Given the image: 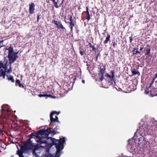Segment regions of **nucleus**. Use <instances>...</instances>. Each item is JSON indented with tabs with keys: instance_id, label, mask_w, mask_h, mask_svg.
Here are the masks:
<instances>
[{
	"instance_id": "1",
	"label": "nucleus",
	"mask_w": 157,
	"mask_h": 157,
	"mask_svg": "<svg viewBox=\"0 0 157 157\" xmlns=\"http://www.w3.org/2000/svg\"><path fill=\"white\" fill-rule=\"evenodd\" d=\"M51 129V128H50L47 129H43L44 136L46 137L47 139H50L52 142V144L53 145H55L57 149L56 154L54 156L53 155L49 154V151L47 150L46 151V154L44 155L43 157H59L60 155L61 151L63 148V144L65 143V138L64 137L62 138L57 140L54 138L49 137V136H52L57 133H59V132H55L53 130L52 131Z\"/></svg>"
},
{
	"instance_id": "2",
	"label": "nucleus",
	"mask_w": 157,
	"mask_h": 157,
	"mask_svg": "<svg viewBox=\"0 0 157 157\" xmlns=\"http://www.w3.org/2000/svg\"><path fill=\"white\" fill-rule=\"evenodd\" d=\"M21 149L25 153H26L29 150H33V154L36 155V151L38 149L39 147L37 144H35L33 142V140H30L28 142L24 143L22 145L20 146Z\"/></svg>"
},
{
	"instance_id": "3",
	"label": "nucleus",
	"mask_w": 157,
	"mask_h": 157,
	"mask_svg": "<svg viewBox=\"0 0 157 157\" xmlns=\"http://www.w3.org/2000/svg\"><path fill=\"white\" fill-rule=\"evenodd\" d=\"M8 63V61L6 60L2 62V61H0V77H2L4 79L6 75V72L7 71L8 73H10L12 72L11 70V64L10 67V69L7 70L6 68V65Z\"/></svg>"
},
{
	"instance_id": "4",
	"label": "nucleus",
	"mask_w": 157,
	"mask_h": 157,
	"mask_svg": "<svg viewBox=\"0 0 157 157\" xmlns=\"http://www.w3.org/2000/svg\"><path fill=\"white\" fill-rule=\"evenodd\" d=\"M6 50L8 51V57L9 59V63L10 64H11L16 60L17 58L18 57L17 55L18 52H14L13 48L11 45Z\"/></svg>"
},
{
	"instance_id": "5",
	"label": "nucleus",
	"mask_w": 157,
	"mask_h": 157,
	"mask_svg": "<svg viewBox=\"0 0 157 157\" xmlns=\"http://www.w3.org/2000/svg\"><path fill=\"white\" fill-rule=\"evenodd\" d=\"M60 113V112L56 111H52L51 112L50 115V124H55L56 122H57L58 124L60 123L57 117V115L59 114Z\"/></svg>"
},
{
	"instance_id": "6",
	"label": "nucleus",
	"mask_w": 157,
	"mask_h": 157,
	"mask_svg": "<svg viewBox=\"0 0 157 157\" xmlns=\"http://www.w3.org/2000/svg\"><path fill=\"white\" fill-rule=\"evenodd\" d=\"M98 77L99 81H102L104 78V75L105 72V66L103 64L101 65H99L98 66Z\"/></svg>"
},
{
	"instance_id": "7",
	"label": "nucleus",
	"mask_w": 157,
	"mask_h": 157,
	"mask_svg": "<svg viewBox=\"0 0 157 157\" xmlns=\"http://www.w3.org/2000/svg\"><path fill=\"white\" fill-rule=\"evenodd\" d=\"M146 129V131L148 132L149 134H153L154 131H157V122L152 121L151 123L150 124L147 126Z\"/></svg>"
},
{
	"instance_id": "8",
	"label": "nucleus",
	"mask_w": 157,
	"mask_h": 157,
	"mask_svg": "<svg viewBox=\"0 0 157 157\" xmlns=\"http://www.w3.org/2000/svg\"><path fill=\"white\" fill-rule=\"evenodd\" d=\"M2 109L1 111L2 116H0V119H3L2 121V122H4L5 121H4V119H7L8 116L11 113V112L9 109L3 108L2 106Z\"/></svg>"
},
{
	"instance_id": "9",
	"label": "nucleus",
	"mask_w": 157,
	"mask_h": 157,
	"mask_svg": "<svg viewBox=\"0 0 157 157\" xmlns=\"http://www.w3.org/2000/svg\"><path fill=\"white\" fill-rule=\"evenodd\" d=\"M39 135L41 136H44L43 130H40L36 133L34 132L32 133L29 135L30 140L31 139H33L36 141H37V140H38L40 137Z\"/></svg>"
},
{
	"instance_id": "10",
	"label": "nucleus",
	"mask_w": 157,
	"mask_h": 157,
	"mask_svg": "<svg viewBox=\"0 0 157 157\" xmlns=\"http://www.w3.org/2000/svg\"><path fill=\"white\" fill-rule=\"evenodd\" d=\"M52 23H54L55 25L56 26L57 28L58 29H61L63 30H65V31L66 30L65 27L63 25L61 21H58L56 20H53L52 21Z\"/></svg>"
},
{
	"instance_id": "11",
	"label": "nucleus",
	"mask_w": 157,
	"mask_h": 157,
	"mask_svg": "<svg viewBox=\"0 0 157 157\" xmlns=\"http://www.w3.org/2000/svg\"><path fill=\"white\" fill-rule=\"evenodd\" d=\"M29 13L30 14H33L34 13V10H35V5L34 3L33 2H31V3L29 4Z\"/></svg>"
},
{
	"instance_id": "12",
	"label": "nucleus",
	"mask_w": 157,
	"mask_h": 157,
	"mask_svg": "<svg viewBox=\"0 0 157 157\" xmlns=\"http://www.w3.org/2000/svg\"><path fill=\"white\" fill-rule=\"evenodd\" d=\"M48 139H47L46 137H45V138L40 137L39 139L37 140V142L38 144H41L43 143H47V140Z\"/></svg>"
},
{
	"instance_id": "13",
	"label": "nucleus",
	"mask_w": 157,
	"mask_h": 157,
	"mask_svg": "<svg viewBox=\"0 0 157 157\" xmlns=\"http://www.w3.org/2000/svg\"><path fill=\"white\" fill-rule=\"evenodd\" d=\"M131 71L132 74V76L137 75L138 76H139L140 75L139 71L137 70V69H136L135 68L133 67L131 68Z\"/></svg>"
},
{
	"instance_id": "14",
	"label": "nucleus",
	"mask_w": 157,
	"mask_h": 157,
	"mask_svg": "<svg viewBox=\"0 0 157 157\" xmlns=\"http://www.w3.org/2000/svg\"><path fill=\"white\" fill-rule=\"evenodd\" d=\"M69 20L70 22H69L70 24V26L69 27L71 29V31H72L73 30V27L75 26V24L73 22V21L72 20V17L71 15H70L69 17Z\"/></svg>"
},
{
	"instance_id": "15",
	"label": "nucleus",
	"mask_w": 157,
	"mask_h": 157,
	"mask_svg": "<svg viewBox=\"0 0 157 157\" xmlns=\"http://www.w3.org/2000/svg\"><path fill=\"white\" fill-rule=\"evenodd\" d=\"M144 49H145L146 52L145 53V56H148L150 53L151 48L149 45L148 44L146 46V47L144 48Z\"/></svg>"
},
{
	"instance_id": "16",
	"label": "nucleus",
	"mask_w": 157,
	"mask_h": 157,
	"mask_svg": "<svg viewBox=\"0 0 157 157\" xmlns=\"http://www.w3.org/2000/svg\"><path fill=\"white\" fill-rule=\"evenodd\" d=\"M150 94L152 97L157 96V88L150 90Z\"/></svg>"
},
{
	"instance_id": "17",
	"label": "nucleus",
	"mask_w": 157,
	"mask_h": 157,
	"mask_svg": "<svg viewBox=\"0 0 157 157\" xmlns=\"http://www.w3.org/2000/svg\"><path fill=\"white\" fill-rule=\"evenodd\" d=\"M86 12V19H87L88 21H89L90 19V13L89 11V9L88 7H86V12Z\"/></svg>"
},
{
	"instance_id": "18",
	"label": "nucleus",
	"mask_w": 157,
	"mask_h": 157,
	"mask_svg": "<svg viewBox=\"0 0 157 157\" xmlns=\"http://www.w3.org/2000/svg\"><path fill=\"white\" fill-rule=\"evenodd\" d=\"M110 35L109 34L107 33V37H106V39L104 41V44H107L108 42L110 41Z\"/></svg>"
},
{
	"instance_id": "19",
	"label": "nucleus",
	"mask_w": 157,
	"mask_h": 157,
	"mask_svg": "<svg viewBox=\"0 0 157 157\" xmlns=\"http://www.w3.org/2000/svg\"><path fill=\"white\" fill-rule=\"evenodd\" d=\"M23 153H25V152L21 150V148L20 150L18 149V151H17V154L20 157H24L23 154Z\"/></svg>"
},
{
	"instance_id": "20",
	"label": "nucleus",
	"mask_w": 157,
	"mask_h": 157,
	"mask_svg": "<svg viewBox=\"0 0 157 157\" xmlns=\"http://www.w3.org/2000/svg\"><path fill=\"white\" fill-rule=\"evenodd\" d=\"M61 0H57V5L58 6L57 7H56V8H58L61 6L63 4V1L64 0H62V2H60Z\"/></svg>"
},
{
	"instance_id": "21",
	"label": "nucleus",
	"mask_w": 157,
	"mask_h": 157,
	"mask_svg": "<svg viewBox=\"0 0 157 157\" xmlns=\"http://www.w3.org/2000/svg\"><path fill=\"white\" fill-rule=\"evenodd\" d=\"M38 96L40 97H50L52 98H54V96H52L51 94H39Z\"/></svg>"
},
{
	"instance_id": "22",
	"label": "nucleus",
	"mask_w": 157,
	"mask_h": 157,
	"mask_svg": "<svg viewBox=\"0 0 157 157\" xmlns=\"http://www.w3.org/2000/svg\"><path fill=\"white\" fill-rule=\"evenodd\" d=\"M142 139H143V141L144 142H146V140L145 138L143 137H140L138 139V146H140L141 144V143L140 142V140H142Z\"/></svg>"
},
{
	"instance_id": "23",
	"label": "nucleus",
	"mask_w": 157,
	"mask_h": 157,
	"mask_svg": "<svg viewBox=\"0 0 157 157\" xmlns=\"http://www.w3.org/2000/svg\"><path fill=\"white\" fill-rule=\"evenodd\" d=\"M155 79H154V78H153L150 84H148L147 85L146 87H147V90H149V89L151 87V85L154 83V80Z\"/></svg>"
},
{
	"instance_id": "24",
	"label": "nucleus",
	"mask_w": 157,
	"mask_h": 157,
	"mask_svg": "<svg viewBox=\"0 0 157 157\" xmlns=\"http://www.w3.org/2000/svg\"><path fill=\"white\" fill-rule=\"evenodd\" d=\"M110 73L112 75H111L112 78V79H113V81H114L115 78V76L114 74V70H111L110 71Z\"/></svg>"
},
{
	"instance_id": "25",
	"label": "nucleus",
	"mask_w": 157,
	"mask_h": 157,
	"mask_svg": "<svg viewBox=\"0 0 157 157\" xmlns=\"http://www.w3.org/2000/svg\"><path fill=\"white\" fill-rule=\"evenodd\" d=\"M6 76L8 77L7 79L11 81V82H14V80L13 79V76H10L9 77L8 76V75H7Z\"/></svg>"
},
{
	"instance_id": "26",
	"label": "nucleus",
	"mask_w": 157,
	"mask_h": 157,
	"mask_svg": "<svg viewBox=\"0 0 157 157\" xmlns=\"http://www.w3.org/2000/svg\"><path fill=\"white\" fill-rule=\"evenodd\" d=\"M132 52L133 54L134 55H136L137 54H140V51H135L134 49H133L132 50Z\"/></svg>"
},
{
	"instance_id": "27",
	"label": "nucleus",
	"mask_w": 157,
	"mask_h": 157,
	"mask_svg": "<svg viewBox=\"0 0 157 157\" xmlns=\"http://www.w3.org/2000/svg\"><path fill=\"white\" fill-rule=\"evenodd\" d=\"M88 45L89 46L90 48H92L93 51H95L96 50V49L94 47V46L92 45L90 43H89Z\"/></svg>"
},
{
	"instance_id": "28",
	"label": "nucleus",
	"mask_w": 157,
	"mask_h": 157,
	"mask_svg": "<svg viewBox=\"0 0 157 157\" xmlns=\"http://www.w3.org/2000/svg\"><path fill=\"white\" fill-rule=\"evenodd\" d=\"M15 82H16L15 84L16 85H17V84H18V85L19 87H20V86H21V83L19 80L17 79V80L15 81Z\"/></svg>"
},
{
	"instance_id": "29",
	"label": "nucleus",
	"mask_w": 157,
	"mask_h": 157,
	"mask_svg": "<svg viewBox=\"0 0 157 157\" xmlns=\"http://www.w3.org/2000/svg\"><path fill=\"white\" fill-rule=\"evenodd\" d=\"M105 76L107 77H109L111 81H113V79H112V78L111 75H109L108 73L105 74Z\"/></svg>"
},
{
	"instance_id": "30",
	"label": "nucleus",
	"mask_w": 157,
	"mask_h": 157,
	"mask_svg": "<svg viewBox=\"0 0 157 157\" xmlns=\"http://www.w3.org/2000/svg\"><path fill=\"white\" fill-rule=\"evenodd\" d=\"M52 1L53 3L54 6L55 7H58L57 5V1H56V0H52Z\"/></svg>"
},
{
	"instance_id": "31",
	"label": "nucleus",
	"mask_w": 157,
	"mask_h": 157,
	"mask_svg": "<svg viewBox=\"0 0 157 157\" xmlns=\"http://www.w3.org/2000/svg\"><path fill=\"white\" fill-rule=\"evenodd\" d=\"M4 40L0 41V49L2 47L5 46V45H4L3 43L4 42Z\"/></svg>"
},
{
	"instance_id": "32",
	"label": "nucleus",
	"mask_w": 157,
	"mask_h": 157,
	"mask_svg": "<svg viewBox=\"0 0 157 157\" xmlns=\"http://www.w3.org/2000/svg\"><path fill=\"white\" fill-rule=\"evenodd\" d=\"M79 53L81 56H82L83 55V50L82 49H81L80 48H79Z\"/></svg>"
},
{
	"instance_id": "33",
	"label": "nucleus",
	"mask_w": 157,
	"mask_h": 157,
	"mask_svg": "<svg viewBox=\"0 0 157 157\" xmlns=\"http://www.w3.org/2000/svg\"><path fill=\"white\" fill-rule=\"evenodd\" d=\"M113 46V48H115L117 46V42L115 41H112Z\"/></svg>"
},
{
	"instance_id": "34",
	"label": "nucleus",
	"mask_w": 157,
	"mask_h": 157,
	"mask_svg": "<svg viewBox=\"0 0 157 157\" xmlns=\"http://www.w3.org/2000/svg\"><path fill=\"white\" fill-rule=\"evenodd\" d=\"M100 53L99 52L96 55V57H95V59L96 61H97L98 59V57L100 56Z\"/></svg>"
},
{
	"instance_id": "35",
	"label": "nucleus",
	"mask_w": 157,
	"mask_h": 157,
	"mask_svg": "<svg viewBox=\"0 0 157 157\" xmlns=\"http://www.w3.org/2000/svg\"><path fill=\"white\" fill-rule=\"evenodd\" d=\"M146 89H147V88H146ZM149 92H150V90H147H147H145L144 92L145 94H148Z\"/></svg>"
},
{
	"instance_id": "36",
	"label": "nucleus",
	"mask_w": 157,
	"mask_h": 157,
	"mask_svg": "<svg viewBox=\"0 0 157 157\" xmlns=\"http://www.w3.org/2000/svg\"><path fill=\"white\" fill-rule=\"evenodd\" d=\"M59 129V127L58 126H57L53 130L55 132H57V131Z\"/></svg>"
},
{
	"instance_id": "37",
	"label": "nucleus",
	"mask_w": 157,
	"mask_h": 157,
	"mask_svg": "<svg viewBox=\"0 0 157 157\" xmlns=\"http://www.w3.org/2000/svg\"><path fill=\"white\" fill-rule=\"evenodd\" d=\"M129 40H130V42L131 44L132 43V37L131 36L129 37Z\"/></svg>"
},
{
	"instance_id": "38",
	"label": "nucleus",
	"mask_w": 157,
	"mask_h": 157,
	"mask_svg": "<svg viewBox=\"0 0 157 157\" xmlns=\"http://www.w3.org/2000/svg\"><path fill=\"white\" fill-rule=\"evenodd\" d=\"M40 15H39L38 14L37 15V21L38 22L39 21V19H40V17H39V16H40Z\"/></svg>"
},
{
	"instance_id": "39",
	"label": "nucleus",
	"mask_w": 157,
	"mask_h": 157,
	"mask_svg": "<svg viewBox=\"0 0 157 157\" xmlns=\"http://www.w3.org/2000/svg\"><path fill=\"white\" fill-rule=\"evenodd\" d=\"M133 49L134 50H135V51H138V46H137V47H136V48H133Z\"/></svg>"
},
{
	"instance_id": "40",
	"label": "nucleus",
	"mask_w": 157,
	"mask_h": 157,
	"mask_svg": "<svg viewBox=\"0 0 157 157\" xmlns=\"http://www.w3.org/2000/svg\"><path fill=\"white\" fill-rule=\"evenodd\" d=\"M20 87H22V88H24L25 90H26V87H25L23 85H22V84L21 85V86H20Z\"/></svg>"
},
{
	"instance_id": "41",
	"label": "nucleus",
	"mask_w": 157,
	"mask_h": 157,
	"mask_svg": "<svg viewBox=\"0 0 157 157\" xmlns=\"http://www.w3.org/2000/svg\"><path fill=\"white\" fill-rule=\"evenodd\" d=\"M144 47H140V51H142L143 50V49H144Z\"/></svg>"
},
{
	"instance_id": "42",
	"label": "nucleus",
	"mask_w": 157,
	"mask_h": 157,
	"mask_svg": "<svg viewBox=\"0 0 157 157\" xmlns=\"http://www.w3.org/2000/svg\"><path fill=\"white\" fill-rule=\"evenodd\" d=\"M132 140H130V139H129V140H128V144H130V142H131Z\"/></svg>"
},
{
	"instance_id": "43",
	"label": "nucleus",
	"mask_w": 157,
	"mask_h": 157,
	"mask_svg": "<svg viewBox=\"0 0 157 157\" xmlns=\"http://www.w3.org/2000/svg\"><path fill=\"white\" fill-rule=\"evenodd\" d=\"M157 77V73L156 74H155V76L153 78H154V79H155Z\"/></svg>"
},
{
	"instance_id": "44",
	"label": "nucleus",
	"mask_w": 157,
	"mask_h": 157,
	"mask_svg": "<svg viewBox=\"0 0 157 157\" xmlns=\"http://www.w3.org/2000/svg\"><path fill=\"white\" fill-rule=\"evenodd\" d=\"M82 82L83 83H84L85 82V81L84 80H82Z\"/></svg>"
},
{
	"instance_id": "45",
	"label": "nucleus",
	"mask_w": 157,
	"mask_h": 157,
	"mask_svg": "<svg viewBox=\"0 0 157 157\" xmlns=\"http://www.w3.org/2000/svg\"><path fill=\"white\" fill-rule=\"evenodd\" d=\"M142 146H143V147H144V144H145L144 143V144H143V143H142Z\"/></svg>"
},
{
	"instance_id": "46",
	"label": "nucleus",
	"mask_w": 157,
	"mask_h": 157,
	"mask_svg": "<svg viewBox=\"0 0 157 157\" xmlns=\"http://www.w3.org/2000/svg\"><path fill=\"white\" fill-rule=\"evenodd\" d=\"M156 87L157 88V82H156Z\"/></svg>"
},
{
	"instance_id": "47",
	"label": "nucleus",
	"mask_w": 157,
	"mask_h": 157,
	"mask_svg": "<svg viewBox=\"0 0 157 157\" xmlns=\"http://www.w3.org/2000/svg\"><path fill=\"white\" fill-rule=\"evenodd\" d=\"M112 1L113 2H114V1H115V0H112Z\"/></svg>"
},
{
	"instance_id": "48",
	"label": "nucleus",
	"mask_w": 157,
	"mask_h": 157,
	"mask_svg": "<svg viewBox=\"0 0 157 157\" xmlns=\"http://www.w3.org/2000/svg\"><path fill=\"white\" fill-rule=\"evenodd\" d=\"M135 86V89H136V86Z\"/></svg>"
},
{
	"instance_id": "49",
	"label": "nucleus",
	"mask_w": 157,
	"mask_h": 157,
	"mask_svg": "<svg viewBox=\"0 0 157 157\" xmlns=\"http://www.w3.org/2000/svg\"><path fill=\"white\" fill-rule=\"evenodd\" d=\"M49 93V92H48V91L47 92V93Z\"/></svg>"
},
{
	"instance_id": "50",
	"label": "nucleus",
	"mask_w": 157,
	"mask_h": 157,
	"mask_svg": "<svg viewBox=\"0 0 157 157\" xmlns=\"http://www.w3.org/2000/svg\"><path fill=\"white\" fill-rule=\"evenodd\" d=\"M49 1H48V2L47 1V2L49 3Z\"/></svg>"
},
{
	"instance_id": "51",
	"label": "nucleus",
	"mask_w": 157,
	"mask_h": 157,
	"mask_svg": "<svg viewBox=\"0 0 157 157\" xmlns=\"http://www.w3.org/2000/svg\"><path fill=\"white\" fill-rule=\"evenodd\" d=\"M10 157H13V156H11Z\"/></svg>"
},
{
	"instance_id": "52",
	"label": "nucleus",
	"mask_w": 157,
	"mask_h": 157,
	"mask_svg": "<svg viewBox=\"0 0 157 157\" xmlns=\"http://www.w3.org/2000/svg\"><path fill=\"white\" fill-rule=\"evenodd\" d=\"M53 117L55 118V116H54Z\"/></svg>"
}]
</instances>
